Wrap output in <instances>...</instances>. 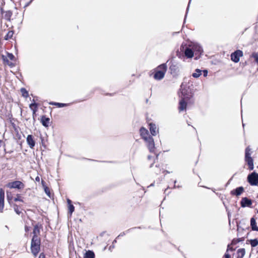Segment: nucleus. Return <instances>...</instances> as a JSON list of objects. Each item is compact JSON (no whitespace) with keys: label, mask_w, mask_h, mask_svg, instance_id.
<instances>
[{"label":"nucleus","mask_w":258,"mask_h":258,"mask_svg":"<svg viewBox=\"0 0 258 258\" xmlns=\"http://www.w3.org/2000/svg\"><path fill=\"white\" fill-rule=\"evenodd\" d=\"M168 62L169 60L167 61L166 63H163L157 67V70L155 71L153 76L155 80L160 81L164 78L167 70V63Z\"/></svg>","instance_id":"1"},{"label":"nucleus","mask_w":258,"mask_h":258,"mask_svg":"<svg viewBox=\"0 0 258 258\" xmlns=\"http://www.w3.org/2000/svg\"><path fill=\"white\" fill-rule=\"evenodd\" d=\"M41 239L40 237H32L31 242V250L34 256H36L40 250Z\"/></svg>","instance_id":"2"},{"label":"nucleus","mask_w":258,"mask_h":258,"mask_svg":"<svg viewBox=\"0 0 258 258\" xmlns=\"http://www.w3.org/2000/svg\"><path fill=\"white\" fill-rule=\"evenodd\" d=\"M247 180L251 185H257L258 184V173L255 172L251 173L247 176Z\"/></svg>","instance_id":"3"},{"label":"nucleus","mask_w":258,"mask_h":258,"mask_svg":"<svg viewBox=\"0 0 258 258\" xmlns=\"http://www.w3.org/2000/svg\"><path fill=\"white\" fill-rule=\"evenodd\" d=\"M181 97L182 99L186 100L187 101L189 100L193 96L191 90L188 87L184 88L181 89Z\"/></svg>","instance_id":"4"},{"label":"nucleus","mask_w":258,"mask_h":258,"mask_svg":"<svg viewBox=\"0 0 258 258\" xmlns=\"http://www.w3.org/2000/svg\"><path fill=\"white\" fill-rule=\"evenodd\" d=\"M191 46L194 50V53H195L196 56V59H198L200 57L203 52L202 47L198 43H192Z\"/></svg>","instance_id":"5"},{"label":"nucleus","mask_w":258,"mask_h":258,"mask_svg":"<svg viewBox=\"0 0 258 258\" xmlns=\"http://www.w3.org/2000/svg\"><path fill=\"white\" fill-rule=\"evenodd\" d=\"M7 186L10 188L22 189L24 187V184L20 181L16 180L13 182H9Z\"/></svg>","instance_id":"6"},{"label":"nucleus","mask_w":258,"mask_h":258,"mask_svg":"<svg viewBox=\"0 0 258 258\" xmlns=\"http://www.w3.org/2000/svg\"><path fill=\"white\" fill-rule=\"evenodd\" d=\"M242 56V51L237 50L231 54V59L234 62H238L239 61L240 57Z\"/></svg>","instance_id":"7"},{"label":"nucleus","mask_w":258,"mask_h":258,"mask_svg":"<svg viewBox=\"0 0 258 258\" xmlns=\"http://www.w3.org/2000/svg\"><path fill=\"white\" fill-rule=\"evenodd\" d=\"M147 144V146L150 152H153L155 150V143L152 137L148 138L147 140H145Z\"/></svg>","instance_id":"8"},{"label":"nucleus","mask_w":258,"mask_h":258,"mask_svg":"<svg viewBox=\"0 0 258 258\" xmlns=\"http://www.w3.org/2000/svg\"><path fill=\"white\" fill-rule=\"evenodd\" d=\"M170 65L169 66V70L171 74L173 76L176 75L179 72V67L177 63L171 61L170 62Z\"/></svg>","instance_id":"9"},{"label":"nucleus","mask_w":258,"mask_h":258,"mask_svg":"<svg viewBox=\"0 0 258 258\" xmlns=\"http://www.w3.org/2000/svg\"><path fill=\"white\" fill-rule=\"evenodd\" d=\"M252 203V201L247 197L242 198L240 201V205L242 208L250 207Z\"/></svg>","instance_id":"10"},{"label":"nucleus","mask_w":258,"mask_h":258,"mask_svg":"<svg viewBox=\"0 0 258 258\" xmlns=\"http://www.w3.org/2000/svg\"><path fill=\"white\" fill-rule=\"evenodd\" d=\"M42 228V226L41 224L38 223L34 226L33 230V237H39V236L40 233V229Z\"/></svg>","instance_id":"11"},{"label":"nucleus","mask_w":258,"mask_h":258,"mask_svg":"<svg viewBox=\"0 0 258 258\" xmlns=\"http://www.w3.org/2000/svg\"><path fill=\"white\" fill-rule=\"evenodd\" d=\"M5 191L0 189V212L2 213L4 208Z\"/></svg>","instance_id":"12"},{"label":"nucleus","mask_w":258,"mask_h":258,"mask_svg":"<svg viewBox=\"0 0 258 258\" xmlns=\"http://www.w3.org/2000/svg\"><path fill=\"white\" fill-rule=\"evenodd\" d=\"M140 135L144 140H147L148 138H150L151 136L149 135V132L147 130L145 127H142L140 130Z\"/></svg>","instance_id":"13"},{"label":"nucleus","mask_w":258,"mask_h":258,"mask_svg":"<svg viewBox=\"0 0 258 258\" xmlns=\"http://www.w3.org/2000/svg\"><path fill=\"white\" fill-rule=\"evenodd\" d=\"M26 141L30 148L33 149L35 145V142L33 139V137L31 135L27 136Z\"/></svg>","instance_id":"14"},{"label":"nucleus","mask_w":258,"mask_h":258,"mask_svg":"<svg viewBox=\"0 0 258 258\" xmlns=\"http://www.w3.org/2000/svg\"><path fill=\"white\" fill-rule=\"evenodd\" d=\"M244 191V188L242 186H239L231 191L230 193L232 195L236 196H240Z\"/></svg>","instance_id":"15"},{"label":"nucleus","mask_w":258,"mask_h":258,"mask_svg":"<svg viewBox=\"0 0 258 258\" xmlns=\"http://www.w3.org/2000/svg\"><path fill=\"white\" fill-rule=\"evenodd\" d=\"M184 54L187 58L192 57L194 54L192 48L186 47L184 50Z\"/></svg>","instance_id":"16"},{"label":"nucleus","mask_w":258,"mask_h":258,"mask_svg":"<svg viewBox=\"0 0 258 258\" xmlns=\"http://www.w3.org/2000/svg\"><path fill=\"white\" fill-rule=\"evenodd\" d=\"M72 203V201L70 199H67V203H68V209H69L68 213H69V214H70V216L72 215V213L74 212V211L75 210V207Z\"/></svg>","instance_id":"17"},{"label":"nucleus","mask_w":258,"mask_h":258,"mask_svg":"<svg viewBox=\"0 0 258 258\" xmlns=\"http://www.w3.org/2000/svg\"><path fill=\"white\" fill-rule=\"evenodd\" d=\"M49 118L46 117L45 115L42 116L41 118V122L44 126L48 127L49 126Z\"/></svg>","instance_id":"18"},{"label":"nucleus","mask_w":258,"mask_h":258,"mask_svg":"<svg viewBox=\"0 0 258 258\" xmlns=\"http://www.w3.org/2000/svg\"><path fill=\"white\" fill-rule=\"evenodd\" d=\"M250 226L252 230L258 231V227L256 226V220L254 217L250 219Z\"/></svg>","instance_id":"19"},{"label":"nucleus","mask_w":258,"mask_h":258,"mask_svg":"<svg viewBox=\"0 0 258 258\" xmlns=\"http://www.w3.org/2000/svg\"><path fill=\"white\" fill-rule=\"evenodd\" d=\"M186 101V100L182 99L180 101L179 106L178 107L179 111H183L186 109L187 106Z\"/></svg>","instance_id":"20"},{"label":"nucleus","mask_w":258,"mask_h":258,"mask_svg":"<svg viewBox=\"0 0 258 258\" xmlns=\"http://www.w3.org/2000/svg\"><path fill=\"white\" fill-rule=\"evenodd\" d=\"M156 131H157V127H156V125L155 124L150 123V131L152 136H155L156 135V134H157Z\"/></svg>","instance_id":"21"},{"label":"nucleus","mask_w":258,"mask_h":258,"mask_svg":"<svg viewBox=\"0 0 258 258\" xmlns=\"http://www.w3.org/2000/svg\"><path fill=\"white\" fill-rule=\"evenodd\" d=\"M84 258H95V253L92 250H87L84 254Z\"/></svg>","instance_id":"22"},{"label":"nucleus","mask_w":258,"mask_h":258,"mask_svg":"<svg viewBox=\"0 0 258 258\" xmlns=\"http://www.w3.org/2000/svg\"><path fill=\"white\" fill-rule=\"evenodd\" d=\"M250 149L248 147H247L245 149V160L246 162H247L248 161H249V159L250 160V159H252L250 157Z\"/></svg>","instance_id":"23"},{"label":"nucleus","mask_w":258,"mask_h":258,"mask_svg":"<svg viewBox=\"0 0 258 258\" xmlns=\"http://www.w3.org/2000/svg\"><path fill=\"white\" fill-rule=\"evenodd\" d=\"M237 258H243L245 253V250L244 248H240L237 250Z\"/></svg>","instance_id":"24"},{"label":"nucleus","mask_w":258,"mask_h":258,"mask_svg":"<svg viewBox=\"0 0 258 258\" xmlns=\"http://www.w3.org/2000/svg\"><path fill=\"white\" fill-rule=\"evenodd\" d=\"M12 15V12L10 11H6L4 13V17L8 21H10Z\"/></svg>","instance_id":"25"},{"label":"nucleus","mask_w":258,"mask_h":258,"mask_svg":"<svg viewBox=\"0 0 258 258\" xmlns=\"http://www.w3.org/2000/svg\"><path fill=\"white\" fill-rule=\"evenodd\" d=\"M201 74H202V70H201L199 69H197L195 70V72L192 73V76L194 78H199L201 75Z\"/></svg>","instance_id":"26"},{"label":"nucleus","mask_w":258,"mask_h":258,"mask_svg":"<svg viewBox=\"0 0 258 258\" xmlns=\"http://www.w3.org/2000/svg\"><path fill=\"white\" fill-rule=\"evenodd\" d=\"M14 32L13 31H9L8 32L7 35L5 36V39L8 40L13 37Z\"/></svg>","instance_id":"27"},{"label":"nucleus","mask_w":258,"mask_h":258,"mask_svg":"<svg viewBox=\"0 0 258 258\" xmlns=\"http://www.w3.org/2000/svg\"><path fill=\"white\" fill-rule=\"evenodd\" d=\"M250 243L251 246V247H255L258 245V240L256 238L251 239L250 240Z\"/></svg>","instance_id":"28"},{"label":"nucleus","mask_w":258,"mask_h":258,"mask_svg":"<svg viewBox=\"0 0 258 258\" xmlns=\"http://www.w3.org/2000/svg\"><path fill=\"white\" fill-rule=\"evenodd\" d=\"M21 92L24 97L27 98L29 95L28 92L24 88L21 89Z\"/></svg>","instance_id":"29"},{"label":"nucleus","mask_w":258,"mask_h":258,"mask_svg":"<svg viewBox=\"0 0 258 258\" xmlns=\"http://www.w3.org/2000/svg\"><path fill=\"white\" fill-rule=\"evenodd\" d=\"M246 162L249 166V170H253V168H254L253 159H250V160L249 159V161H248Z\"/></svg>","instance_id":"30"},{"label":"nucleus","mask_w":258,"mask_h":258,"mask_svg":"<svg viewBox=\"0 0 258 258\" xmlns=\"http://www.w3.org/2000/svg\"><path fill=\"white\" fill-rule=\"evenodd\" d=\"M136 228H141L140 227H134V228H130L128 230H127L126 231H124V232H122L121 233H120L119 235L118 236V237H120V236H123L124 235H125L127 233H128L130 231L134 229H136Z\"/></svg>","instance_id":"31"},{"label":"nucleus","mask_w":258,"mask_h":258,"mask_svg":"<svg viewBox=\"0 0 258 258\" xmlns=\"http://www.w3.org/2000/svg\"><path fill=\"white\" fill-rule=\"evenodd\" d=\"M251 56L254 59L255 62L258 64V52H253Z\"/></svg>","instance_id":"32"},{"label":"nucleus","mask_w":258,"mask_h":258,"mask_svg":"<svg viewBox=\"0 0 258 258\" xmlns=\"http://www.w3.org/2000/svg\"><path fill=\"white\" fill-rule=\"evenodd\" d=\"M2 58H3V60H4L5 62H7V63L9 66H13V63H12V62H10L9 61V59H8V58H7L6 56H4V55H3Z\"/></svg>","instance_id":"33"},{"label":"nucleus","mask_w":258,"mask_h":258,"mask_svg":"<svg viewBox=\"0 0 258 258\" xmlns=\"http://www.w3.org/2000/svg\"><path fill=\"white\" fill-rule=\"evenodd\" d=\"M14 200L15 202H18V201H20V202H23V201L22 200V199L21 198V196L20 194H17V197L14 198Z\"/></svg>","instance_id":"34"},{"label":"nucleus","mask_w":258,"mask_h":258,"mask_svg":"<svg viewBox=\"0 0 258 258\" xmlns=\"http://www.w3.org/2000/svg\"><path fill=\"white\" fill-rule=\"evenodd\" d=\"M69 105V104H66V103H58L56 104V106L59 108L63 107L66 106H68Z\"/></svg>","instance_id":"35"},{"label":"nucleus","mask_w":258,"mask_h":258,"mask_svg":"<svg viewBox=\"0 0 258 258\" xmlns=\"http://www.w3.org/2000/svg\"><path fill=\"white\" fill-rule=\"evenodd\" d=\"M14 209L15 211V212L18 214L20 215L21 212L19 210L18 206L17 205H14Z\"/></svg>","instance_id":"36"},{"label":"nucleus","mask_w":258,"mask_h":258,"mask_svg":"<svg viewBox=\"0 0 258 258\" xmlns=\"http://www.w3.org/2000/svg\"><path fill=\"white\" fill-rule=\"evenodd\" d=\"M29 107L31 109H33L34 107L37 108L38 104L35 102L32 103L29 105Z\"/></svg>","instance_id":"37"},{"label":"nucleus","mask_w":258,"mask_h":258,"mask_svg":"<svg viewBox=\"0 0 258 258\" xmlns=\"http://www.w3.org/2000/svg\"><path fill=\"white\" fill-rule=\"evenodd\" d=\"M44 191L45 194L49 197L50 198V191L48 187H45L44 188Z\"/></svg>","instance_id":"38"},{"label":"nucleus","mask_w":258,"mask_h":258,"mask_svg":"<svg viewBox=\"0 0 258 258\" xmlns=\"http://www.w3.org/2000/svg\"><path fill=\"white\" fill-rule=\"evenodd\" d=\"M7 56L10 60H14V59L15 58L14 55L11 53L8 52Z\"/></svg>","instance_id":"39"},{"label":"nucleus","mask_w":258,"mask_h":258,"mask_svg":"<svg viewBox=\"0 0 258 258\" xmlns=\"http://www.w3.org/2000/svg\"><path fill=\"white\" fill-rule=\"evenodd\" d=\"M190 1H191V0H189V2L188 3V6H187V9H186V14H185V17H184V23L185 22V19H186V16H187V12H188V9H189V4L190 3Z\"/></svg>","instance_id":"40"},{"label":"nucleus","mask_w":258,"mask_h":258,"mask_svg":"<svg viewBox=\"0 0 258 258\" xmlns=\"http://www.w3.org/2000/svg\"><path fill=\"white\" fill-rule=\"evenodd\" d=\"M203 75L205 77H207L208 75V71L207 70H203Z\"/></svg>","instance_id":"41"},{"label":"nucleus","mask_w":258,"mask_h":258,"mask_svg":"<svg viewBox=\"0 0 258 258\" xmlns=\"http://www.w3.org/2000/svg\"><path fill=\"white\" fill-rule=\"evenodd\" d=\"M38 258H45V254H44V253H43V252L39 254Z\"/></svg>","instance_id":"42"},{"label":"nucleus","mask_w":258,"mask_h":258,"mask_svg":"<svg viewBox=\"0 0 258 258\" xmlns=\"http://www.w3.org/2000/svg\"><path fill=\"white\" fill-rule=\"evenodd\" d=\"M31 110L33 111V115H34L36 113V112L37 111V108L34 107L33 108V109Z\"/></svg>","instance_id":"43"},{"label":"nucleus","mask_w":258,"mask_h":258,"mask_svg":"<svg viewBox=\"0 0 258 258\" xmlns=\"http://www.w3.org/2000/svg\"><path fill=\"white\" fill-rule=\"evenodd\" d=\"M224 258H230V255L228 253H225Z\"/></svg>","instance_id":"44"},{"label":"nucleus","mask_w":258,"mask_h":258,"mask_svg":"<svg viewBox=\"0 0 258 258\" xmlns=\"http://www.w3.org/2000/svg\"><path fill=\"white\" fill-rule=\"evenodd\" d=\"M25 230L26 232H28L29 230V228L27 226H25Z\"/></svg>","instance_id":"45"},{"label":"nucleus","mask_w":258,"mask_h":258,"mask_svg":"<svg viewBox=\"0 0 258 258\" xmlns=\"http://www.w3.org/2000/svg\"><path fill=\"white\" fill-rule=\"evenodd\" d=\"M51 105L56 106L57 102H52L49 103Z\"/></svg>","instance_id":"46"},{"label":"nucleus","mask_w":258,"mask_h":258,"mask_svg":"<svg viewBox=\"0 0 258 258\" xmlns=\"http://www.w3.org/2000/svg\"><path fill=\"white\" fill-rule=\"evenodd\" d=\"M35 180H36V181L39 182V181H40V178H39V177L37 176L35 178Z\"/></svg>","instance_id":"47"},{"label":"nucleus","mask_w":258,"mask_h":258,"mask_svg":"<svg viewBox=\"0 0 258 258\" xmlns=\"http://www.w3.org/2000/svg\"><path fill=\"white\" fill-rule=\"evenodd\" d=\"M163 173H165L166 174L169 173L170 172L167 170H164Z\"/></svg>","instance_id":"48"},{"label":"nucleus","mask_w":258,"mask_h":258,"mask_svg":"<svg viewBox=\"0 0 258 258\" xmlns=\"http://www.w3.org/2000/svg\"><path fill=\"white\" fill-rule=\"evenodd\" d=\"M174 188H175L176 187V186L175 185V183H176V180H174Z\"/></svg>","instance_id":"49"},{"label":"nucleus","mask_w":258,"mask_h":258,"mask_svg":"<svg viewBox=\"0 0 258 258\" xmlns=\"http://www.w3.org/2000/svg\"><path fill=\"white\" fill-rule=\"evenodd\" d=\"M111 248H114V245H111V246L109 247V249H110Z\"/></svg>","instance_id":"50"},{"label":"nucleus","mask_w":258,"mask_h":258,"mask_svg":"<svg viewBox=\"0 0 258 258\" xmlns=\"http://www.w3.org/2000/svg\"><path fill=\"white\" fill-rule=\"evenodd\" d=\"M151 157H151V156H150V155H149V156H148V159H150L151 158Z\"/></svg>","instance_id":"51"},{"label":"nucleus","mask_w":258,"mask_h":258,"mask_svg":"<svg viewBox=\"0 0 258 258\" xmlns=\"http://www.w3.org/2000/svg\"><path fill=\"white\" fill-rule=\"evenodd\" d=\"M153 164H154V163L151 164V165L150 166V167L152 168L153 166Z\"/></svg>","instance_id":"52"},{"label":"nucleus","mask_w":258,"mask_h":258,"mask_svg":"<svg viewBox=\"0 0 258 258\" xmlns=\"http://www.w3.org/2000/svg\"><path fill=\"white\" fill-rule=\"evenodd\" d=\"M115 242H116V239H115V240H113V243H112V244H114V243H115Z\"/></svg>","instance_id":"53"},{"label":"nucleus","mask_w":258,"mask_h":258,"mask_svg":"<svg viewBox=\"0 0 258 258\" xmlns=\"http://www.w3.org/2000/svg\"><path fill=\"white\" fill-rule=\"evenodd\" d=\"M30 3H31V2H30L29 3H28V4H27L26 5L25 7L28 6L29 5V4H30Z\"/></svg>","instance_id":"54"},{"label":"nucleus","mask_w":258,"mask_h":258,"mask_svg":"<svg viewBox=\"0 0 258 258\" xmlns=\"http://www.w3.org/2000/svg\"><path fill=\"white\" fill-rule=\"evenodd\" d=\"M158 154L156 155V159H158Z\"/></svg>","instance_id":"55"},{"label":"nucleus","mask_w":258,"mask_h":258,"mask_svg":"<svg viewBox=\"0 0 258 258\" xmlns=\"http://www.w3.org/2000/svg\"><path fill=\"white\" fill-rule=\"evenodd\" d=\"M154 185V183H152L150 186H153Z\"/></svg>","instance_id":"56"},{"label":"nucleus","mask_w":258,"mask_h":258,"mask_svg":"<svg viewBox=\"0 0 258 258\" xmlns=\"http://www.w3.org/2000/svg\"><path fill=\"white\" fill-rule=\"evenodd\" d=\"M167 188L165 189V191H164L165 192H166V191H167Z\"/></svg>","instance_id":"57"},{"label":"nucleus","mask_w":258,"mask_h":258,"mask_svg":"<svg viewBox=\"0 0 258 258\" xmlns=\"http://www.w3.org/2000/svg\"><path fill=\"white\" fill-rule=\"evenodd\" d=\"M176 187H178V188H179V187H180V186H179V185H178V186H177Z\"/></svg>","instance_id":"58"},{"label":"nucleus","mask_w":258,"mask_h":258,"mask_svg":"<svg viewBox=\"0 0 258 258\" xmlns=\"http://www.w3.org/2000/svg\"><path fill=\"white\" fill-rule=\"evenodd\" d=\"M32 1H33V0H31V1H30V2H32Z\"/></svg>","instance_id":"59"},{"label":"nucleus","mask_w":258,"mask_h":258,"mask_svg":"<svg viewBox=\"0 0 258 258\" xmlns=\"http://www.w3.org/2000/svg\"><path fill=\"white\" fill-rule=\"evenodd\" d=\"M257 213H258V210H257Z\"/></svg>","instance_id":"60"}]
</instances>
